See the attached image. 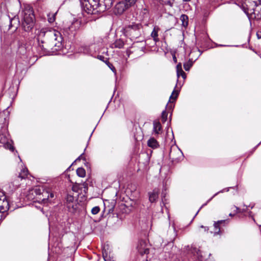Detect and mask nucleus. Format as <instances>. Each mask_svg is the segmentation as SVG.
<instances>
[{
    "label": "nucleus",
    "instance_id": "1",
    "mask_svg": "<svg viewBox=\"0 0 261 261\" xmlns=\"http://www.w3.org/2000/svg\"><path fill=\"white\" fill-rule=\"evenodd\" d=\"M235 4L241 8L248 16L252 14L261 16L260 0H237Z\"/></svg>",
    "mask_w": 261,
    "mask_h": 261
},
{
    "label": "nucleus",
    "instance_id": "2",
    "mask_svg": "<svg viewBox=\"0 0 261 261\" xmlns=\"http://www.w3.org/2000/svg\"><path fill=\"white\" fill-rule=\"evenodd\" d=\"M35 33L38 36V40L44 37L46 32L44 29L41 30H36ZM47 35L48 37L51 38V45L50 48L56 50H59L62 48V41L63 37L61 33L58 31L54 30L53 31H49L47 32Z\"/></svg>",
    "mask_w": 261,
    "mask_h": 261
},
{
    "label": "nucleus",
    "instance_id": "3",
    "mask_svg": "<svg viewBox=\"0 0 261 261\" xmlns=\"http://www.w3.org/2000/svg\"><path fill=\"white\" fill-rule=\"evenodd\" d=\"M141 27L140 23H133L132 24L125 26L123 29V34L131 40L137 39L140 36V30Z\"/></svg>",
    "mask_w": 261,
    "mask_h": 261
},
{
    "label": "nucleus",
    "instance_id": "4",
    "mask_svg": "<svg viewBox=\"0 0 261 261\" xmlns=\"http://www.w3.org/2000/svg\"><path fill=\"white\" fill-rule=\"evenodd\" d=\"M8 119L4 113H0V143L5 144L8 141L6 134L8 132Z\"/></svg>",
    "mask_w": 261,
    "mask_h": 261
},
{
    "label": "nucleus",
    "instance_id": "5",
    "mask_svg": "<svg viewBox=\"0 0 261 261\" xmlns=\"http://www.w3.org/2000/svg\"><path fill=\"white\" fill-rule=\"evenodd\" d=\"M137 0H124L117 3L113 9L115 15H122L127 9L135 4Z\"/></svg>",
    "mask_w": 261,
    "mask_h": 261
},
{
    "label": "nucleus",
    "instance_id": "6",
    "mask_svg": "<svg viewBox=\"0 0 261 261\" xmlns=\"http://www.w3.org/2000/svg\"><path fill=\"white\" fill-rule=\"evenodd\" d=\"M65 205L69 212L75 213L79 207L77 198L73 195L68 194L66 198Z\"/></svg>",
    "mask_w": 261,
    "mask_h": 261
},
{
    "label": "nucleus",
    "instance_id": "7",
    "mask_svg": "<svg viewBox=\"0 0 261 261\" xmlns=\"http://www.w3.org/2000/svg\"><path fill=\"white\" fill-rule=\"evenodd\" d=\"M80 3L82 11L87 14H94L98 11L96 10L91 0H81Z\"/></svg>",
    "mask_w": 261,
    "mask_h": 261
},
{
    "label": "nucleus",
    "instance_id": "8",
    "mask_svg": "<svg viewBox=\"0 0 261 261\" xmlns=\"http://www.w3.org/2000/svg\"><path fill=\"white\" fill-rule=\"evenodd\" d=\"M35 21V17H21L22 25L24 31H31L34 27Z\"/></svg>",
    "mask_w": 261,
    "mask_h": 261
},
{
    "label": "nucleus",
    "instance_id": "9",
    "mask_svg": "<svg viewBox=\"0 0 261 261\" xmlns=\"http://www.w3.org/2000/svg\"><path fill=\"white\" fill-rule=\"evenodd\" d=\"M2 198L0 199V221L2 219V215L1 213L7 211L9 209V203L6 195L4 193H0Z\"/></svg>",
    "mask_w": 261,
    "mask_h": 261
},
{
    "label": "nucleus",
    "instance_id": "10",
    "mask_svg": "<svg viewBox=\"0 0 261 261\" xmlns=\"http://www.w3.org/2000/svg\"><path fill=\"white\" fill-rule=\"evenodd\" d=\"M116 202L114 200L111 201L109 200H106L104 202V211H107L109 214L112 213L114 211L115 206Z\"/></svg>",
    "mask_w": 261,
    "mask_h": 261
},
{
    "label": "nucleus",
    "instance_id": "11",
    "mask_svg": "<svg viewBox=\"0 0 261 261\" xmlns=\"http://www.w3.org/2000/svg\"><path fill=\"white\" fill-rule=\"evenodd\" d=\"M220 223H225L224 221H215L214 223V231H211V233H213L214 236L216 235H221L222 234L224 230L223 228H222L220 225Z\"/></svg>",
    "mask_w": 261,
    "mask_h": 261
},
{
    "label": "nucleus",
    "instance_id": "12",
    "mask_svg": "<svg viewBox=\"0 0 261 261\" xmlns=\"http://www.w3.org/2000/svg\"><path fill=\"white\" fill-rule=\"evenodd\" d=\"M82 17L74 18L71 25L68 27L71 31L78 30L82 25Z\"/></svg>",
    "mask_w": 261,
    "mask_h": 261
},
{
    "label": "nucleus",
    "instance_id": "13",
    "mask_svg": "<svg viewBox=\"0 0 261 261\" xmlns=\"http://www.w3.org/2000/svg\"><path fill=\"white\" fill-rule=\"evenodd\" d=\"M138 252L141 255L148 254L149 252V249L146 247V244L145 242L141 241L137 247Z\"/></svg>",
    "mask_w": 261,
    "mask_h": 261
},
{
    "label": "nucleus",
    "instance_id": "14",
    "mask_svg": "<svg viewBox=\"0 0 261 261\" xmlns=\"http://www.w3.org/2000/svg\"><path fill=\"white\" fill-rule=\"evenodd\" d=\"M22 16H34V11L33 8L29 5H24L21 12Z\"/></svg>",
    "mask_w": 261,
    "mask_h": 261
},
{
    "label": "nucleus",
    "instance_id": "15",
    "mask_svg": "<svg viewBox=\"0 0 261 261\" xmlns=\"http://www.w3.org/2000/svg\"><path fill=\"white\" fill-rule=\"evenodd\" d=\"M9 29L14 28V31L16 30L20 24L19 17H9Z\"/></svg>",
    "mask_w": 261,
    "mask_h": 261
},
{
    "label": "nucleus",
    "instance_id": "16",
    "mask_svg": "<svg viewBox=\"0 0 261 261\" xmlns=\"http://www.w3.org/2000/svg\"><path fill=\"white\" fill-rule=\"evenodd\" d=\"M176 73H177V81H178V78L180 76H181L184 80H185L186 77V73L183 71L182 69V64L181 63H178L176 67Z\"/></svg>",
    "mask_w": 261,
    "mask_h": 261
},
{
    "label": "nucleus",
    "instance_id": "17",
    "mask_svg": "<svg viewBox=\"0 0 261 261\" xmlns=\"http://www.w3.org/2000/svg\"><path fill=\"white\" fill-rule=\"evenodd\" d=\"M88 184L86 182H84L78 185L73 186L72 187V190L77 193H79V190H83L85 193H86L88 191Z\"/></svg>",
    "mask_w": 261,
    "mask_h": 261
},
{
    "label": "nucleus",
    "instance_id": "18",
    "mask_svg": "<svg viewBox=\"0 0 261 261\" xmlns=\"http://www.w3.org/2000/svg\"><path fill=\"white\" fill-rule=\"evenodd\" d=\"M159 191L157 189H154L152 192H149V200L150 202L153 203L156 201L159 198Z\"/></svg>",
    "mask_w": 261,
    "mask_h": 261
},
{
    "label": "nucleus",
    "instance_id": "19",
    "mask_svg": "<svg viewBox=\"0 0 261 261\" xmlns=\"http://www.w3.org/2000/svg\"><path fill=\"white\" fill-rule=\"evenodd\" d=\"M147 145L149 147L153 149L158 148L160 147L159 143L153 137H151L147 141Z\"/></svg>",
    "mask_w": 261,
    "mask_h": 261
},
{
    "label": "nucleus",
    "instance_id": "20",
    "mask_svg": "<svg viewBox=\"0 0 261 261\" xmlns=\"http://www.w3.org/2000/svg\"><path fill=\"white\" fill-rule=\"evenodd\" d=\"M101 3H102V7L99 11H104L106 10L110 9L113 4L112 0H102L101 1Z\"/></svg>",
    "mask_w": 261,
    "mask_h": 261
},
{
    "label": "nucleus",
    "instance_id": "21",
    "mask_svg": "<svg viewBox=\"0 0 261 261\" xmlns=\"http://www.w3.org/2000/svg\"><path fill=\"white\" fill-rule=\"evenodd\" d=\"M160 30V28L157 25H155L152 32H151V36L155 42L159 41V38H158V32Z\"/></svg>",
    "mask_w": 261,
    "mask_h": 261
},
{
    "label": "nucleus",
    "instance_id": "22",
    "mask_svg": "<svg viewBox=\"0 0 261 261\" xmlns=\"http://www.w3.org/2000/svg\"><path fill=\"white\" fill-rule=\"evenodd\" d=\"M28 170L26 168H22L20 172L19 173L18 176L15 175V177L17 178H20L21 180L23 179H25L27 177L28 175Z\"/></svg>",
    "mask_w": 261,
    "mask_h": 261
},
{
    "label": "nucleus",
    "instance_id": "23",
    "mask_svg": "<svg viewBox=\"0 0 261 261\" xmlns=\"http://www.w3.org/2000/svg\"><path fill=\"white\" fill-rule=\"evenodd\" d=\"M189 17H179L176 18V22L180 21L181 22L182 27L186 30L189 24Z\"/></svg>",
    "mask_w": 261,
    "mask_h": 261
},
{
    "label": "nucleus",
    "instance_id": "24",
    "mask_svg": "<svg viewBox=\"0 0 261 261\" xmlns=\"http://www.w3.org/2000/svg\"><path fill=\"white\" fill-rule=\"evenodd\" d=\"M153 131L155 134H159L162 130V126L161 123L158 121H154L153 122Z\"/></svg>",
    "mask_w": 261,
    "mask_h": 261
},
{
    "label": "nucleus",
    "instance_id": "25",
    "mask_svg": "<svg viewBox=\"0 0 261 261\" xmlns=\"http://www.w3.org/2000/svg\"><path fill=\"white\" fill-rule=\"evenodd\" d=\"M37 198L39 201H41L45 203V201L48 200L49 198V192L46 190H44L42 193L41 196L40 197H37Z\"/></svg>",
    "mask_w": 261,
    "mask_h": 261
},
{
    "label": "nucleus",
    "instance_id": "26",
    "mask_svg": "<svg viewBox=\"0 0 261 261\" xmlns=\"http://www.w3.org/2000/svg\"><path fill=\"white\" fill-rule=\"evenodd\" d=\"M179 94V91L175 89L173 91L171 96H170L169 101L171 103H173L177 99Z\"/></svg>",
    "mask_w": 261,
    "mask_h": 261
},
{
    "label": "nucleus",
    "instance_id": "27",
    "mask_svg": "<svg viewBox=\"0 0 261 261\" xmlns=\"http://www.w3.org/2000/svg\"><path fill=\"white\" fill-rule=\"evenodd\" d=\"M44 190L42 187H37L32 190L31 192L32 194L35 193L38 196L37 197H40Z\"/></svg>",
    "mask_w": 261,
    "mask_h": 261
},
{
    "label": "nucleus",
    "instance_id": "28",
    "mask_svg": "<svg viewBox=\"0 0 261 261\" xmlns=\"http://www.w3.org/2000/svg\"><path fill=\"white\" fill-rule=\"evenodd\" d=\"M114 47L122 48L124 45V42L121 39H117L113 43Z\"/></svg>",
    "mask_w": 261,
    "mask_h": 261
},
{
    "label": "nucleus",
    "instance_id": "29",
    "mask_svg": "<svg viewBox=\"0 0 261 261\" xmlns=\"http://www.w3.org/2000/svg\"><path fill=\"white\" fill-rule=\"evenodd\" d=\"M76 174L79 177H84L86 175L85 170L82 167L78 168L76 169Z\"/></svg>",
    "mask_w": 261,
    "mask_h": 261
},
{
    "label": "nucleus",
    "instance_id": "30",
    "mask_svg": "<svg viewBox=\"0 0 261 261\" xmlns=\"http://www.w3.org/2000/svg\"><path fill=\"white\" fill-rule=\"evenodd\" d=\"M193 66V62L191 59L184 64V68L186 71H189Z\"/></svg>",
    "mask_w": 261,
    "mask_h": 261
},
{
    "label": "nucleus",
    "instance_id": "31",
    "mask_svg": "<svg viewBox=\"0 0 261 261\" xmlns=\"http://www.w3.org/2000/svg\"><path fill=\"white\" fill-rule=\"evenodd\" d=\"M174 3V0H162V4L166 6H169L170 8L173 6Z\"/></svg>",
    "mask_w": 261,
    "mask_h": 261
},
{
    "label": "nucleus",
    "instance_id": "32",
    "mask_svg": "<svg viewBox=\"0 0 261 261\" xmlns=\"http://www.w3.org/2000/svg\"><path fill=\"white\" fill-rule=\"evenodd\" d=\"M20 178H17L14 176L13 180L12 181L11 183L14 188H17L20 186V184L19 183V179Z\"/></svg>",
    "mask_w": 261,
    "mask_h": 261
},
{
    "label": "nucleus",
    "instance_id": "33",
    "mask_svg": "<svg viewBox=\"0 0 261 261\" xmlns=\"http://www.w3.org/2000/svg\"><path fill=\"white\" fill-rule=\"evenodd\" d=\"M97 58L99 60L105 62L106 64H110V62L109 61V59L107 58H105L102 55H98Z\"/></svg>",
    "mask_w": 261,
    "mask_h": 261
},
{
    "label": "nucleus",
    "instance_id": "34",
    "mask_svg": "<svg viewBox=\"0 0 261 261\" xmlns=\"http://www.w3.org/2000/svg\"><path fill=\"white\" fill-rule=\"evenodd\" d=\"M168 113L166 110H164L162 113L161 119L162 121L164 123L167 120Z\"/></svg>",
    "mask_w": 261,
    "mask_h": 261
},
{
    "label": "nucleus",
    "instance_id": "35",
    "mask_svg": "<svg viewBox=\"0 0 261 261\" xmlns=\"http://www.w3.org/2000/svg\"><path fill=\"white\" fill-rule=\"evenodd\" d=\"M218 193H216L215 194H214L211 198H210L205 203L203 204L201 207H200V208L198 210V211H197V212L196 213L195 216H196L197 215V214L199 213V212L200 211V210L204 206H205V205H206L207 204V203L210 202L212 199L215 196H216L217 194H218Z\"/></svg>",
    "mask_w": 261,
    "mask_h": 261
},
{
    "label": "nucleus",
    "instance_id": "36",
    "mask_svg": "<svg viewBox=\"0 0 261 261\" xmlns=\"http://www.w3.org/2000/svg\"><path fill=\"white\" fill-rule=\"evenodd\" d=\"M100 211V207L98 206H94L92 208L91 213L93 215L97 214Z\"/></svg>",
    "mask_w": 261,
    "mask_h": 261
},
{
    "label": "nucleus",
    "instance_id": "37",
    "mask_svg": "<svg viewBox=\"0 0 261 261\" xmlns=\"http://www.w3.org/2000/svg\"><path fill=\"white\" fill-rule=\"evenodd\" d=\"M102 256L105 261H111V260L108 257L107 253L106 252H102Z\"/></svg>",
    "mask_w": 261,
    "mask_h": 261
},
{
    "label": "nucleus",
    "instance_id": "38",
    "mask_svg": "<svg viewBox=\"0 0 261 261\" xmlns=\"http://www.w3.org/2000/svg\"><path fill=\"white\" fill-rule=\"evenodd\" d=\"M221 221H225V223H220V225L223 228V227H225L226 226L228 223V220L226 219V220H222Z\"/></svg>",
    "mask_w": 261,
    "mask_h": 261
},
{
    "label": "nucleus",
    "instance_id": "39",
    "mask_svg": "<svg viewBox=\"0 0 261 261\" xmlns=\"http://www.w3.org/2000/svg\"><path fill=\"white\" fill-rule=\"evenodd\" d=\"M108 67L113 71H116V69H115V67L113 65V64L112 63H111L110 62V64H107Z\"/></svg>",
    "mask_w": 261,
    "mask_h": 261
},
{
    "label": "nucleus",
    "instance_id": "40",
    "mask_svg": "<svg viewBox=\"0 0 261 261\" xmlns=\"http://www.w3.org/2000/svg\"><path fill=\"white\" fill-rule=\"evenodd\" d=\"M56 17H48V21L49 23H53L55 21Z\"/></svg>",
    "mask_w": 261,
    "mask_h": 261
},
{
    "label": "nucleus",
    "instance_id": "41",
    "mask_svg": "<svg viewBox=\"0 0 261 261\" xmlns=\"http://www.w3.org/2000/svg\"><path fill=\"white\" fill-rule=\"evenodd\" d=\"M235 208H236V213L237 214L241 213L242 209H241L240 208H239L237 206H235Z\"/></svg>",
    "mask_w": 261,
    "mask_h": 261
},
{
    "label": "nucleus",
    "instance_id": "42",
    "mask_svg": "<svg viewBox=\"0 0 261 261\" xmlns=\"http://www.w3.org/2000/svg\"><path fill=\"white\" fill-rule=\"evenodd\" d=\"M84 154V153H83L82 154H81L74 161V162H75L76 161H79L81 159H85L84 158H83V155Z\"/></svg>",
    "mask_w": 261,
    "mask_h": 261
},
{
    "label": "nucleus",
    "instance_id": "43",
    "mask_svg": "<svg viewBox=\"0 0 261 261\" xmlns=\"http://www.w3.org/2000/svg\"><path fill=\"white\" fill-rule=\"evenodd\" d=\"M256 36L257 39H261V32H257L256 33Z\"/></svg>",
    "mask_w": 261,
    "mask_h": 261
},
{
    "label": "nucleus",
    "instance_id": "44",
    "mask_svg": "<svg viewBox=\"0 0 261 261\" xmlns=\"http://www.w3.org/2000/svg\"><path fill=\"white\" fill-rule=\"evenodd\" d=\"M200 227H202V228H203L204 229V231H208V230H209L208 227H207V226H204L203 225H201Z\"/></svg>",
    "mask_w": 261,
    "mask_h": 261
},
{
    "label": "nucleus",
    "instance_id": "45",
    "mask_svg": "<svg viewBox=\"0 0 261 261\" xmlns=\"http://www.w3.org/2000/svg\"><path fill=\"white\" fill-rule=\"evenodd\" d=\"M54 196V194L53 193H49V197L53 198Z\"/></svg>",
    "mask_w": 261,
    "mask_h": 261
},
{
    "label": "nucleus",
    "instance_id": "46",
    "mask_svg": "<svg viewBox=\"0 0 261 261\" xmlns=\"http://www.w3.org/2000/svg\"><path fill=\"white\" fill-rule=\"evenodd\" d=\"M173 60L175 63L177 62V59L175 55H174L173 57Z\"/></svg>",
    "mask_w": 261,
    "mask_h": 261
},
{
    "label": "nucleus",
    "instance_id": "47",
    "mask_svg": "<svg viewBox=\"0 0 261 261\" xmlns=\"http://www.w3.org/2000/svg\"><path fill=\"white\" fill-rule=\"evenodd\" d=\"M247 208V207H246V208L242 209L241 211V213H244V212H246Z\"/></svg>",
    "mask_w": 261,
    "mask_h": 261
},
{
    "label": "nucleus",
    "instance_id": "48",
    "mask_svg": "<svg viewBox=\"0 0 261 261\" xmlns=\"http://www.w3.org/2000/svg\"><path fill=\"white\" fill-rule=\"evenodd\" d=\"M169 156L170 159H172V160H174V159L173 158H172L171 152L169 154Z\"/></svg>",
    "mask_w": 261,
    "mask_h": 261
},
{
    "label": "nucleus",
    "instance_id": "49",
    "mask_svg": "<svg viewBox=\"0 0 261 261\" xmlns=\"http://www.w3.org/2000/svg\"><path fill=\"white\" fill-rule=\"evenodd\" d=\"M42 48H43V49H44V51H47L48 50L47 48H44L43 45H42Z\"/></svg>",
    "mask_w": 261,
    "mask_h": 261
},
{
    "label": "nucleus",
    "instance_id": "50",
    "mask_svg": "<svg viewBox=\"0 0 261 261\" xmlns=\"http://www.w3.org/2000/svg\"><path fill=\"white\" fill-rule=\"evenodd\" d=\"M10 149L12 151H13L14 150V147L13 146H11L10 148Z\"/></svg>",
    "mask_w": 261,
    "mask_h": 261
},
{
    "label": "nucleus",
    "instance_id": "51",
    "mask_svg": "<svg viewBox=\"0 0 261 261\" xmlns=\"http://www.w3.org/2000/svg\"><path fill=\"white\" fill-rule=\"evenodd\" d=\"M144 11H145V12H144V14H146L148 12V11L146 9H144Z\"/></svg>",
    "mask_w": 261,
    "mask_h": 261
},
{
    "label": "nucleus",
    "instance_id": "52",
    "mask_svg": "<svg viewBox=\"0 0 261 261\" xmlns=\"http://www.w3.org/2000/svg\"><path fill=\"white\" fill-rule=\"evenodd\" d=\"M234 215V214H232L231 213H230V214H229V216H230V217H232V216H233Z\"/></svg>",
    "mask_w": 261,
    "mask_h": 261
},
{
    "label": "nucleus",
    "instance_id": "53",
    "mask_svg": "<svg viewBox=\"0 0 261 261\" xmlns=\"http://www.w3.org/2000/svg\"><path fill=\"white\" fill-rule=\"evenodd\" d=\"M261 144V141L255 146V148L257 147Z\"/></svg>",
    "mask_w": 261,
    "mask_h": 261
},
{
    "label": "nucleus",
    "instance_id": "54",
    "mask_svg": "<svg viewBox=\"0 0 261 261\" xmlns=\"http://www.w3.org/2000/svg\"><path fill=\"white\" fill-rule=\"evenodd\" d=\"M168 14H169V15H170V16H173V14L172 13H171V12H169V13H168Z\"/></svg>",
    "mask_w": 261,
    "mask_h": 261
},
{
    "label": "nucleus",
    "instance_id": "55",
    "mask_svg": "<svg viewBox=\"0 0 261 261\" xmlns=\"http://www.w3.org/2000/svg\"><path fill=\"white\" fill-rule=\"evenodd\" d=\"M57 14V12L55 13L54 14L52 15V16L55 17L56 15Z\"/></svg>",
    "mask_w": 261,
    "mask_h": 261
},
{
    "label": "nucleus",
    "instance_id": "56",
    "mask_svg": "<svg viewBox=\"0 0 261 261\" xmlns=\"http://www.w3.org/2000/svg\"><path fill=\"white\" fill-rule=\"evenodd\" d=\"M251 18H252V17H248V18H249V19L250 22H251ZM250 24H251V22H250Z\"/></svg>",
    "mask_w": 261,
    "mask_h": 261
},
{
    "label": "nucleus",
    "instance_id": "57",
    "mask_svg": "<svg viewBox=\"0 0 261 261\" xmlns=\"http://www.w3.org/2000/svg\"><path fill=\"white\" fill-rule=\"evenodd\" d=\"M180 16L184 17V16H187L185 14H181Z\"/></svg>",
    "mask_w": 261,
    "mask_h": 261
},
{
    "label": "nucleus",
    "instance_id": "58",
    "mask_svg": "<svg viewBox=\"0 0 261 261\" xmlns=\"http://www.w3.org/2000/svg\"><path fill=\"white\" fill-rule=\"evenodd\" d=\"M184 2H189L191 0H182Z\"/></svg>",
    "mask_w": 261,
    "mask_h": 261
},
{
    "label": "nucleus",
    "instance_id": "59",
    "mask_svg": "<svg viewBox=\"0 0 261 261\" xmlns=\"http://www.w3.org/2000/svg\"><path fill=\"white\" fill-rule=\"evenodd\" d=\"M0 193H3L2 192L0 191ZM2 198V195H0V199Z\"/></svg>",
    "mask_w": 261,
    "mask_h": 261
},
{
    "label": "nucleus",
    "instance_id": "60",
    "mask_svg": "<svg viewBox=\"0 0 261 261\" xmlns=\"http://www.w3.org/2000/svg\"><path fill=\"white\" fill-rule=\"evenodd\" d=\"M41 42H42V43H44V41H41Z\"/></svg>",
    "mask_w": 261,
    "mask_h": 261
}]
</instances>
